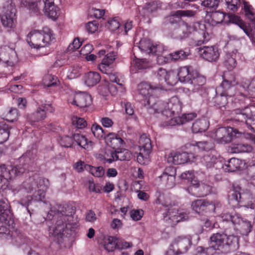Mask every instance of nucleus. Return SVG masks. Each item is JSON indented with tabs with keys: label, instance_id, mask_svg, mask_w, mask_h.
Here are the masks:
<instances>
[{
	"label": "nucleus",
	"instance_id": "41",
	"mask_svg": "<svg viewBox=\"0 0 255 255\" xmlns=\"http://www.w3.org/2000/svg\"><path fill=\"white\" fill-rule=\"evenodd\" d=\"M197 147L198 151H209L214 148V144L210 141H198L192 144Z\"/></svg>",
	"mask_w": 255,
	"mask_h": 255
},
{
	"label": "nucleus",
	"instance_id": "8",
	"mask_svg": "<svg viewBox=\"0 0 255 255\" xmlns=\"http://www.w3.org/2000/svg\"><path fill=\"white\" fill-rule=\"evenodd\" d=\"M191 245V239L188 237H178L174 239L166 251L165 255H181L187 253Z\"/></svg>",
	"mask_w": 255,
	"mask_h": 255
},
{
	"label": "nucleus",
	"instance_id": "37",
	"mask_svg": "<svg viewBox=\"0 0 255 255\" xmlns=\"http://www.w3.org/2000/svg\"><path fill=\"white\" fill-rule=\"evenodd\" d=\"M102 245L108 252H113L117 246V239L111 236L105 237Z\"/></svg>",
	"mask_w": 255,
	"mask_h": 255
},
{
	"label": "nucleus",
	"instance_id": "28",
	"mask_svg": "<svg viewBox=\"0 0 255 255\" xmlns=\"http://www.w3.org/2000/svg\"><path fill=\"white\" fill-rule=\"evenodd\" d=\"M196 70H193L190 66H184L180 67L178 70L177 77L182 83H189L192 79L193 72Z\"/></svg>",
	"mask_w": 255,
	"mask_h": 255
},
{
	"label": "nucleus",
	"instance_id": "40",
	"mask_svg": "<svg viewBox=\"0 0 255 255\" xmlns=\"http://www.w3.org/2000/svg\"><path fill=\"white\" fill-rule=\"evenodd\" d=\"M115 156H116L115 150L106 149L103 154H99L98 158L102 161L111 163L113 161H116Z\"/></svg>",
	"mask_w": 255,
	"mask_h": 255
},
{
	"label": "nucleus",
	"instance_id": "64",
	"mask_svg": "<svg viewBox=\"0 0 255 255\" xmlns=\"http://www.w3.org/2000/svg\"><path fill=\"white\" fill-rule=\"evenodd\" d=\"M252 86H251L249 82L246 85H243V87L245 90H248L249 94L253 97H255V79L253 81Z\"/></svg>",
	"mask_w": 255,
	"mask_h": 255
},
{
	"label": "nucleus",
	"instance_id": "61",
	"mask_svg": "<svg viewBox=\"0 0 255 255\" xmlns=\"http://www.w3.org/2000/svg\"><path fill=\"white\" fill-rule=\"evenodd\" d=\"M196 14L194 11L192 10H178L174 12H172L170 16H194Z\"/></svg>",
	"mask_w": 255,
	"mask_h": 255
},
{
	"label": "nucleus",
	"instance_id": "53",
	"mask_svg": "<svg viewBox=\"0 0 255 255\" xmlns=\"http://www.w3.org/2000/svg\"><path fill=\"white\" fill-rule=\"evenodd\" d=\"M71 120L72 124L79 128H83L87 125L84 119L77 116H73Z\"/></svg>",
	"mask_w": 255,
	"mask_h": 255
},
{
	"label": "nucleus",
	"instance_id": "58",
	"mask_svg": "<svg viewBox=\"0 0 255 255\" xmlns=\"http://www.w3.org/2000/svg\"><path fill=\"white\" fill-rule=\"evenodd\" d=\"M156 202L165 207L171 206L169 198L163 194H160L158 196Z\"/></svg>",
	"mask_w": 255,
	"mask_h": 255
},
{
	"label": "nucleus",
	"instance_id": "14",
	"mask_svg": "<svg viewBox=\"0 0 255 255\" xmlns=\"http://www.w3.org/2000/svg\"><path fill=\"white\" fill-rule=\"evenodd\" d=\"M138 47L141 51L148 53L153 54L157 56L161 54H164L166 48L161 44L152 43L150 40L142 39L140 41Z\"/></svg>",
	"mask_w": 255,
	"mask_h": 255
},
{
	"label": "nucleus",
	"instance_id": "56",
	"mask_svg": "<svg viewBox=\"0 0 255 255\" xmlns=\"http://www.w3.org/2000/svg\"><path fill=\"white\" fill-rule=\"evenodd\" d=\"M59 142L62 146L70 147L73 144V140L71 137L68 136H65L60 137Z\"/></svg>",
	"mask_w": 255,
	"mask_h": 255
},
{
	"label": "nucleus",
	"instance_id": "49",
	"mask_svg": "<svg viewBox=\"0 0 255 255\" xmlns=\"http://www.w3.org/2000/svg\"><path fill=\"white\" fill-rule=\"evenodd\" d=\"M91 131L94 135L98 139H101L104 137V132L102 128L97 124H94L91 127Z\"/></svg>",
	"mask_w": 255,
	"mask_h": 255
},
{
	"label": "nucleus",
	"instance_id": "50",
	"mask_svg": "<svg viewBox=\"0 0 255 255\" xmlns=\"http://www.w3.org/2000/svg\"><path fill=\"white\" fill-rule=\"evenodd\" d=\"M87 167L89 169V171L95 177H101L105 174V170L103 167H93L87 166Z\"/></svg>",
	"mask_w": 255,
	"mask_h": 255
},
{
	"label": "nucleus",
	"instance_id": "45",
	"mask_svg": "<svg viewBox=\"0 0 255 255\" xmlns=\"http://www.w3.org/2000/svg\"><path fill=\"white\" fill-rule=\"evenodd\" d=\"M9 136L8 127L5 124L0 125V144L6 141Z\"/></svg>",
	"mask_w": 255,
	"mask_h": 255
},
{
	"label": "nucleus",
	"instance_id": "60",
	"mask_svg": "<svg viewBox=\"0 0 255 255\" xmlns=\"http://www.w3.org/2000/svg\"><path fill=\"white\" fill-rule=\"evenodd\" d=\"M105 14V9H97L94 7H90L88 9V16H104Z\"/></svg>",
	"mask_w": 255,
	"mask_h": 255
},
{
	"label": "nucleus",
	"instance_id": "22",
	"mask_svg": "<svg viewBox=\"0 0 255 255\" xmlns=\"http://www.w3.org/2000/svg\"><path fill=\"white\" fill-rule=\"evenodd\" d=\"M58 218L62 219L66 222L78 221L76 218H74L75 209L71 205H63L58 207Z\"/></svg>",
	"mask_w": 255,
	"mask_h": 255
},
{
	"label": "nucleus",
	"instance_id": "51",
	"mask_svg": "<svg viewBox=\"0 0 255 255\" xmlns=\"http://www.w3.org/2000/svg\"><path fill=\"white\" fill-rule=\"evenodd\" d=\"M1 21L4 27L12 28L15 25L16 19L13 17H1Z\"/></svg>",
	"mask_w": 255,
	"mask_h": 255
},
{
	"label": "nucleus",
	"instance_id": "3",
	"mask_svg": "<svg viewBox=\"0 0 255 255\" xmlns=\"http://www.w3.org/2000/svg\"><path fill=\"white\" fill-rule=\"evenodd\" d=\"M26 41L31 48L39 49L54 43L56 37L53 31L45 27L41 30L34 29L30 31L27 35Z\"/></svg>",
	"mask_w": 255,
	"mask_h": 255
},
{
	"label": "nucleus",
	"instance_id": "57",
	"mask_svg": "<svg viewBox=\"0 0 255 255\" xmlns=\"http://www.w3.org/2000/svg\"><path fill=\"white\" fill-rule=\"evenodd\" d=\"M156 60L159 64H164L171 62L169 53H167V51L164 54H159L157 56Z\"/></svg>",
	"mask_w": 255,
	"mask_h": 255
},
{
	"label": "nucleus",
	"instance_id": "38",
	"mask_svg": "<svg viewBox=\"0 0 255 255\" xmlns=\"http://www.w3.org/2000/svg\"><path fill=\"white\" fill-rule=\"evenodd\" d=\"M46 116V114L44 110L39 107L36 111L28 116L27 120L30 122H38L45 119Z\"/></svg>",
	"mask_w": 255,
	"mask_h": 255
},
{
	"label": "nucleus",
	"instance_id": "59",
	"mask_svg": "<svg viewBox=\"0 0 255 255\" xmlns=\"http://www.w3.org/2000/svg\"><path fill=\"white\" fill-rule=\"evenodd\" d=\"M143 215L142 210H132L130 212V216L133 221L140 220Z\"/></svg>",
	"mask_w": 255,
	"mask_h": 255
},
{
	"label": "nucleus",
	"instance_id": "15",
	"mask_svg": "<svg viewBox=\"0 0 255 255\" xmlns=\"http://www.w3.org/2000/svg\"><path fill=\"white\" fill-rule=\"evenodd\" d=\"M236 120L242 122L245 121L249 129L255 131V116H253L251 109L246 107L243 109L235 110Z\"/></svg>",
	"mask_w": 255,
	"mask_h": 255
},
{
	"label": "nucleus",
	"instance_id": "2",
	"mask_svg": "<svg viewBox=\"0 0 255 255\" xmlns=\"http://www.w3.org/2000/svg\"><path fill=\"white\" fill-rule=\"evenodd\" d=\"M49 185L48 180L40 177L29 178L24 181L22 184V188L26 192H32V196L30 197V200L28 199L27 202H24L22 204L28 206L31 200L42 201L45 198V192Z\"/></svg>",
	"mask_w": 255,
	"mask_h": 255
},
{
	"label": "nucleus",
	"instance_id": "5",
	"mask_svg": "<svg viewBox=\"0 0 255 255\" xmlns=\"http://www.w3.org/2000/svg\"><path fill=\"white\" fill-rule=\"evenodd\" d=\"M238 237L235 236H227L225 234L217 233L210 237V246L215 250L225 253L230 247H235L238 245Z\"/></svg>",
	"mask_w": 255,
	"mask_h": 255
},
{
	"label": "nucleus",
	"instance_id": "35",
	"mask_svg": "<svg viewBox=\"0 0 255 255\" xmlns=\"http://www.w3.org/2000/svg\"><path fill=\"white\" fill-rule=\"evenodd\" d=\"M209 126V121L205 118L196 121L192 125L193 132L198 133L206 131Z\"/></svg>",
	"mask_w": 255,
	"mask_h": 255
},
{
	"label": "nucleus",
	"instance_id": "33",
	"mask_svg": "<svg viewBox=\"0 0 255 255\" xmlns=\"http://www.w3.org/2000/svg\"><path fill=\"white\" fill-rule=\"evenodd\" d=\"M73 137L76 143L82 148L87 150H91L93 148L94 145L93 142L90 140H88L83 135L79 133H75Z\"/></svg>",
	"mask_w": 255,
	"mask_h": 255
},
{
	"label": "nucleus",
	"instance_id": "42",
	"mask_svg": "<svg viewBox=\"0 0 255 255\" xmlns=\"http://www.w3.org/2000/svg\"><path fill=\"white\" fill-rule=\"evenodd\" d=\"M222 221H226L227 222H231L235 225H240L243 220L241 218L240 216L238 214L231 215L230 214H224L221 217Z\"/></svg>",
	"mask_w": 255,
	"mask_h": 255
},
{
	"label": "nucleus",
	"instance_id": "47",
	"mask_svg": "<svg viewBox=\"0 0 255 255\" xmlns=\"http://www.w3.org/2000/svg\"><path fill=\"white\" fill-rule=\"evenodd\" d=\"M188 55L189 54L187 52L183 50H179L172 53H169L171 62L185 59L187 57Z\"/></svg>",
	"mask_w": 255,
	"mask_h": 255
},
{
	"label": "nucleus",
	"instance_id": "46",
	"mask_svg": "<svg viewBox=\"0 0 255 255\" xmlns=\"http://www.w3.org/2000/svg\"><path fill=\"white\" fill-rule=\"evenodd\" d=\"M19 117V113L17 109L10 108L5 116V120L10 122L16 121Z\"/></svg>",
	"mask_w": 255,
	"mask_h": 255
},
{
	"label": "nucleus",
	"instance_id": "11",
	"mask_svg": "<svg viewBox=\"0 0 255 255\" xmlns=\"http://www.w3.org/2000/svg\"><path fill=\"white\" fill-rule=\"evenodd\" d=\"M188 219V213L183 209L178 210L176 207L170 206L164 216V221L171 226Z\"/></svg>",
	"mask_w": 255,
	"mask_h": 255
},
{
	"label": "nucleus",
	"instance_id": "48",
	"mask_svg": "<svg viewBox=\"0 0 255 255\" xmlns=\"http://www.w3.org/2000/svg\"><path fill=\"white\" fill-rule=\"evenodd\" d=\"M81 72V68L79 66H74L69 68L67 77L70 79H75L80 75Z\"/></svg>",
	"mask_w": 255,
	"mask_h": 255
},
{
	"label": "nucleus",
	"instance_id": "44",
	"mask_svg": "<svg viewBox=\"0 0 255 255\" xmlns=\"http://www.w3.org/2000/svg\"><path fill=\"white\" fill-rule=\"evenodd\" d=\"M42 82L44 86L48 87L57 85L59 81L55 76L48 74L43 77Z\"/></svg>",
	"mask_w": 255,
	"mask_h": 255
},
{
	"label": "nucleus",
	"instance_id": "52",
	"mask_svg": "<svg viewBox=\"0 0 255 255\" xmlns=\"http://www.w3.org/2000/svg\"><path fill=\"white\" fill-rule=\"evenodd\" d=\"M105 26L110 30L115 31L120 27V24L119 21L115 18V17H114L108 20Z\"/></svg>",
	"mask_w": 255,
	"mask_h": 255
},
{
	"label": "nucleus",
	"instance_id": "19",
	"mask_svg": "<svg viewBox=\"0 0 255 255\" xmlns=\"http://www.w3.org/2000/svg\"><path fill=\"white\" fill-rule=\"evenodd\" d=\"M211 187L198 180H192V185L188 188L191 194L196 196H205L211 191Z\"/></svg>",
	"mask_w": 255,
	"mask_h": 255
},
{
	"label": "nucleus",
	"instance_id": "20",
	"mask_svg": "<svg viewBox=\"0 0 255 255\" xmlns=\"http://www.w3.org/2000/svg\"><path fill=\"white\" fill-rule=\"evenodd\" d=\"M230 22L238 25L249 37L251 35V31L255 29V19L254 17H250L248 24L240 19V17H228Z\"/></svg>",
	"mask_w": 255,
	"mask_h": 255
},
{
	"label": "nucleus",
	"instance_id": "54",
	"mask_svg": "<svg viewBox=\"0 0 255 255\" xmlns=\"http://www.w3.org/2000/svg\"><path fill=\"white\" fill-rule=\"evenodd\" d=\"M219 1L217 0H204L202 1L201 5L210 9L209 12H214V9L217 7Z\"/></svg>",
	"mask_w": 255,
	"mask_h": 255
},
{
	"label": "nucleus",
	"instance_id": "21",
	"mask_svg": "<svg viewBox=\"0 0 255 255\" xmlns=\"http://www.w3.org/2000/svg\"><path fill=\"white\" fill-rule=\"evenodd\" d=\"M237 82L234 80H226L224 79L220 86L216 89V92L219 93L220 94H225L229 96L230 97L235 96Z\"/></svg>",
	"mask_w": 255,
	"mask_h": 255
},
{
	"label": "nucleus",
	"instance_id": "1",
	"mask_svg": "<svg viewBox=\"0 0 255 255\" xmlns=\"http://www.w3.org/2000/svg\"><path fill=\"white\" fill-rule=\"evenodd\" d=\"M162 89L160 85H151L145 82L141 83L138 86L139 94L144 98V104L145 106L153 109L156 113H161L166 117H171L181 111L182 104L176 96L172 97L168 103L157 102L154 95H157Z\"/></svg>",
	"mask_w": 255,
	"mask_h": 255
},
{
	"label": "nucleus",
	"instance_id": "4",
	"mask_svg": "<svg viewBox=\"0 0 255 255\" xmlns=\"http://www.w3.org/2000/svg\"><path fill=\"white\" fill-rule=\"evenodd\" d=\"M181 17H175L176 21L180 22V27L176 29L173 33L174 38L176 39H182L187 37L189 34L196 31L199 34L202 36L203 39L199 41V43L202 44L205 42L208 41L210 38L211 35L208 32L206 25L202 23L197 22L194 23L192 25H188L181 21Z\"/></svg>",
	"mask_w": 255,
	"mask_h": 255
},
{
	"label": "nucleus",
	"instance_id": "24",
	"mask_svg": "<svg viewBox=\"0 0 255 255\" xmlns=\"http://www.w3.org/2000/svg\"><path fill=\"white\" fill-rule=\"evenodd\" d=\"M175 168L173 167H168L159 178L163 184L168 188H171L175 184Z\"/></svg>",
	"mask_w": 255,
	"mask_h": 255
},
{
	"label": "nucleus",
	"instance_id": "26",
	"mask_svg": "<svg viewBox=\"0 0 255 255\" xmlns=\"http://www.w3.org/2000/svg\"><path fill=\"white\" fill-rule=\"evenodd\" d=\"M116 56V53L114 52H109L105 55L98 65L99 70L103 73L108 74V72L111 69V65L115 60Z\"/></svg>",
	"mask_w": 255,
	"mask_h": 255
},
{
	"label": "nucleus",
	"instance_id": "10",
	"mask_svg": "<svg viewBox=\"0 0 255 255\" xmlns=\"http://www.w3.org/2000/svg\"><path fill=\"white\" fill-rule=\"evenodd\" d=\"M198 156H195L192 153L180 151H173L171 152L167 157V161L169 163L174 164H184L187 162H196Z\"/></svg>",
	"mask_w": 255,
	"mask_h": 255
},
{
	"label": "nucleus",
	"instance_id": "30",
	"mask_svg": "<svg viewBox=\"0 0 255 255\" xmlns=\"http://www.w3.org/2000/svg\"><path fill=\"white\" fill-rule=\"evenodd\" d=\"M191 207L193 210L199 213L203 211L215 209L213 204L202 199L196 200L193 202Z\"/></svg>",
	"mask_w": 255,
	"mask_h": 255
},
{
	"label": "nucleus",
	"instance_id": "36",
	"mask_svg": "<svg viewBox=\"0 0 255 255\" xmlns=\"http://www.w3.org/2000/svg\"><path fill=\"white\" fill-rule=\"evenodd\" d=\"M110 70L108 72V75L109 77V79L111 82L116 84L118 86V90L119 89L121 92L124 91V77L117 73H113L110 72Z\"/></svg>",
	"mask_w": 255,
	"mask_h": 255
},
{
	"label": "nucleus",
	"instance_id": "13",
	"mask_svg": "<svg viewBox=\"0 0 255 255\" xmlns=\"http://www.w3.org/2000/svg\"><path fill=\"white\" fill-rule=\"evenodd\" d=\"M237 133L241 132L231 127H221L213 133L211 137L219 143H226L230 142L233 137L236 136Z\"/></svg>",
	"mask_w": 255,
	"mask_h": 255
},
{
	"label": "nucleus",
	"instance_id": "32",
	"mask_svg": "<svg viewBox=\"0 0 255 255\" xmlns=\"http://www.w3.org/2000/svg\"><path fill=\"white\" fill-rule=\"evenodd\" d=\"M100 74L97 72L91 71L86 73L83 77L85 84L89 87H93L97 84L101 80Z\"/></svg>",
	"mask_w": 255,
	"mask_h": 255
},
{
	"label": "nucleus",
	"instance_id": "31",
	"mask_svg": "<svg viewBox=\"0 0 255 255\" xmlns=\"http://www.w3.org/2000/svg\"><path fill=\"white\" fill-rule=\"evenodd\" d=\"M151 65V63L145 59L135 58L131 61L130 71L132 73H135L138 70L146 69L150 67Z\"/></svg>",
	"mask_w": 255,
	"mask_h": 255
},
{
	"label": "nucleus",
	"instance_id": "12",
	"mask_svg": "<svg viewBox=\"0 0 255 255\" xmlns=\"http://www.w3.org/2000/svg\"><path fill=\"white\" fill-rule=\"evenodd\" d=\"M67 101L69 104L81 108L89 107L91 105L92 102L91 96L88 93L73 92L69 95Z\"/></svg>",
	"mask_w": 255,
	"mask_h": 255
},
{
	"label": "nucleus",
	"instance_id": "7",
	"mask_svg": "<svg viewBox=\"0 0 255 255\" xmlns=\"http://www.w3.org/2000/svg\"><path fill=\"white\" fill-rule=\"evenodd\" d=\"M79 226L78 221L67 222L62 219H58L55 224L50 227L49 234L57 238H61L65 234H71Z\"/></svg>",
	"mask_w": 255,
	"mask_h": 255
},
{
	"label": "nucleus",
	"instance_id": "55",
	"mask_svg": "<svg viewBox=\"0 0 255 255\" xmlns=\"http://www.w3.org/2000/svg\"><path fill=\"white\" fill-rule=\"evenodd\" d=\"M21 6L26 7L29 10L36 11L37 10V4L35 2L29 0H19Z\"/></svg>",
	"mask_w": 255,
	"mask_h": 255
},
{
	"label": "nucleus",
	"instance_id": "18",
	"mask_svg": "<svg viewBox=\"0 0 255 255\" xmlns=\"http://www.w3.org/2000/svg\"><path fill=\"white\" fill-rule=\"evenodd\" d=\"M198 52L202 58L209 62L217 61L220 56L219 49L215 46L200 47Z\"/></svg>",
	"mask_w": 255,
	"mask_h": 255
},
{
	"label": "nucleus",
	"instance_id": "63",
	"mask_svg": "<svg viewBox=\"0 0 255 255\" xmlns=\"http://www.w3.org/2000/svg\"><path fill=\"white\" fill-rule=\"evenodd\" d=\"M240 226L243 234H248L251 231L252 226L250 222L248 221L243 220Z\"/></svg>",
	"mask_w": 255,
	"mask_h": 255
},
{
	"label": "nucleus",
	"instance_id": "39",
	"mask_svg": "<svg viewBox=\"0 0 255 255\" xmlns=\"http://www.w3.org/2000/svg\"><path fill=\"white\" fill-rule=\"evenodd\" d=\"M115 152L116 156H115V158L116 160H129L132 157L131 152L125 148H119L118 150H115Z\"/></svg>",
	"mask_w": 255,
	"mask_h": 255
},
{
	"label": "nucleus",
	"instance_id": "34",
	"mask_svg": "<svg viewBox=\"0 0 255 255\" xmlns=\"http://www.w3.org/2000/svg\"><path fill=\"white\" fill-rule=\"evenodd\" d=\"M242 162L238 158H232L222 167L226 172H234L241 167Z\"/></svg>",
	"mask_w": 255,
	"mask_h": 255
},
{
	"label": "nucleus",
	"instance_id": "23",
	"mask_svg": "<svg viewBox=\"0 0 255 255\" xmlns=\"http://www.w3.org/2000/svg\"><path fill=\"white\" fill-rule=\"evenodd\" d=\"M201 161L207 169H211L212 170L220 169L222 166V162L213 154L212 151L210 154L204 155Z\"/></svg>",
	"mask_w": 255,
	"mask_h": 255
},
{
	"label": "nucleus",
	"instance_id": "6",
	"mask_svg": "<svg viewBox=\"0 0 255 255\" xmlns=\"http://www.w3.org/2000/svg\"><path fill=\"white\" fill-rule=\"evenodd\" d=\"M229 201L230 204L235 206L236 204L241 203L242 211L247 209L254 210L255 208V195L249 191L240 193L237 190H233L229 196Z\"/></svg>",
	"mask_w": 255,
	"mask_h": 255
},
{
	"label": "nucleus",
	"instance_id": "29",
	"mask_svg": "<svg viewBox=\"0 0 255 255\" xmlns=\"http://www.w3.org/2000/svg\"><path fill=\"white\" fill-rule=\"evenodd\" d=\"M118 90L115 84H111L107 80L102 83L98 89V92L103 96H107L109 93L112 95H116Z\"/></svg>",
	"mask_w": 255,
	"mask_h": 255
},
{
	"label": "nucleus",
	"instance_id": "17",
	"mask_svg": "<svg viewBox=\"0 0 255 255\" xmlns=\"http://www.w3.org/2000/svg\"><path fill=\"white\" fill-rule=\"evenodd\" d=\"M155 74L161 84L164 82L168 85L173 86L178 82L177 74L173 71H167L164 68H159L156 72Z\"/></svg>",
	"mask_w": 255,
	"mask_h": 255
},
{
	"label": "nucleus",
	"instance_id": "25",
	"mask_svg": "<svg viewBox=\"0 0 255 255\" xmlns=\"http://www.w3.org/2000/svg\"><path fill=\"white\" fill-rule=\"evenodd\" d=\"M192 86V91L201 94L206 83V78L197 71L193 72L192 79L189 82Z\"/></svg>",
	"mask_w": 255,
	"mask_h": 255
},
{
	"label": "nucleus",
	"instance_id": "43",
	"mask_svg": "<svg viewBox=\"0 0 255 255\" xmlns=\"http://www.w3.org/2000/svg\"><path fill=\"white\" fill-rule=\"evenodd\" d=\"M44 8V13L47 16H59L62 14V11L54 3Z\"/></svg>",
	"mask_w": 255,
	"mask_h": 255
},
{
	"label": "nucleus",
	"instance_id": "62",
	"mask_svg": "<svg viewBox=\"0 0 255 255\" xmlns=\"http://www.w3.org/2000/svg\"><path fill=\"white\" fill-rule=\"evenodd\" d=\"M180 178L182 179L187 180L191 182L192 184V180H196L195 178L194 172L193 171H186L183 172L180 176Z\"/></svg>",
	"mask_w": 255,
	"mask_h": 255
},
{
	"label": "nucleus",
	"instance_id": "9",
	"mask_svg": "<svg viewBox=\"0 0 255 255\" xmlns=\"http://www.w3.org/2000/svg\"><path fill=\"white\" fill-rule=\"evenodd\" d=\"M139 152L137 156V161L141 164H148L151 150L150 139L146 134H142L139 138Z\"/></svg>",
	"mask_w": 255,
	"mask_h": 255
},
{
	"label": "nucleus",
	"instance_id": "16",
	"mask_svg": "<svg viewBox=\"0 0 255 255\" xmlns=\"http://www.w3.org/2000/svg\"><path fill=\"white\" fill-rule=\"evenodd\" d=\"M0 61L9 66L15 65L18 59L14 48L7 45L0 47Z\"/></svg>",
	"mask_w": 255,
	"mask_h": 255
},
{
	"label": "nucleus",
	"instance_id": "27",
	"mask_svg": "<svg viewBox=\"0 0 255 255\" xmlns=\"http://www.w3.org/2000/svg\"><path fill=\"white\" fill-rule=\"evenodd\" d=\"M105 139L108 146L116 150L124 147L125 144L122 138L114 132L109 133L105 137Z\"/></svg>",
	"mask_w": 255,
	"mask_h": 255
}]
</instances>
